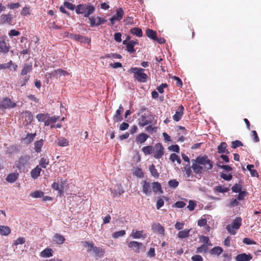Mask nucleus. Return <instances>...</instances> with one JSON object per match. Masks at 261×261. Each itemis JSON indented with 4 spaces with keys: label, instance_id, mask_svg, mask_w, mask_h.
Returning a JSON list of instances; mask_svg holds the SVG:
<instances>
[{
    "label": "nucleus",
    "instance_id": "nucleus-1",
    "mask_svg": "<svg viewBox=\"0 0 261 261\" xmlns=\"http://www.w3.org/2000/svg\"><path fill=\"white\" fill-rule=\"evenodd\" d=\"M192 168L196 174H201L203 172H208L213 167V162L207 155L198 156L195 160H192Z\"/></svg>",
    "mask_w": 261,
    "mask_h": 261
},
{
    "label": "nucleus",
    "instance_id": "nucleus-2",
    "mask_svg": "<svg viewBox=\"0 0 261 261\" xmlns=\"http://www.w3.org/2000/svg\"><path fill=\"white\" fill-rule=\"evenodd\" d=\"M94 6L90 4H79L75 8V12L77 14H83L84 17H88L95 11Z\"/></svg>",
    "mask_w": 261,
    "mask_h": 261
},
{
    "label": "nucleus",
    "instance_id": "nucleus-3",
    "mask_svg": "<svg viewBox=\"0 0 261 261\" xmlns=\"http://www.w3.org/2000/svg\"><path fill=\"white\" fill-rule=\"evenodd\" d=\"M145 69L141 68L132 67L128 71L134 73V78L139 82L145 83L148 75L144 73Z\"/></svg>",
    "mask_w": 261,
    "mask_h": 261
},
{
    "label": "nucleus",
    "instance_id": "nucleus-4",
    "mask_svg": "<svg viewBox=\"0 0 261 261\" xmlns=\"http://www.w3.org/2000/svg\"><path fill=\"white\" fill-rule=\"evenodd\" d=\"M241 225L242 218L240 217H237L231 224L226 226V229L230 234L234 235L237 233V230L240 228Z\"/></svg>",
    "mask_w": 261,
    "mask_h": 261
},
{
    "label": "nucleus",
    "instance_id": "nucleus-5",
    "mask_svg": "<svg viewBox=\"0 0 261 261\" xmlns=\"http://www.w3.org/2000/svg\"><path fill=\"white\" fill-rule=\"evenodd\" d=\"M30 159V156L29 155L21 156L16 163V167L17 169L20 171H25L27 167L29 165Z\"/></svg>",
    "mask_w": 261,
    "mask_h": 261
},
{
    "label": "nucleus",
    "instance_id": "nucleus-6",
    "mask_svg": "<svg viewBox=\"0 0 261 261\" xmlns=\"http://www.w3.org/2000/svg\"><path fill=\"white\" fill-rule=\"evenodd\" d=\"M16 107V103L12 101L10 98L6 97L0 101V110L4 111L7 109H12Z\"/></svg>",
    "mask_w": 261,
    "mask_h": 261
},
{
    "label": "nucleus",
    "instance_id": "nucleus-7",
    "mask_svg": "<svg viewBox=\"0 0 261 261\" xmlns=\"http://www.w3.org/2000/svg\"><path fill=\"white\" fill-rule=\"evenodd\" d=\"M153 117L151 115H147L146 114L142 115L138 119V124L140 126L144 127L152 122Z\"/></svg>",
    "mask_w": 261,
    "mask_h": 261
},
{
    "label": "nucleus",
    "instance_id": "nucleus-8",
    "mask_svg": "<svg viewBox=\"0 0 261 261\" xmlns=\"http://www.w3.org/2000/svg\"><path fill=\"white\" fill-rule=\"evenodd\" d=\"M154 148V155L155 159H159L162 158L164 154V147L161 143H158L156 144Z\"/></svg>",
    "mask_w": 261,
    "mask_h": 261
},
{
    "label": "nucleus",
    "instance_id": "nucleus-9",
    "mask_svg": "<svg viewBox=\"0 0 261 261\" xmlns=\"http://www.w3.org/2000/svg\"><path fill=\"white\" fill-rule=\"evenodd\" d=\"M124 15V11L122 8H119L116 10V13L110 19L111 24L113 25L115 23L116 21H119L121 20Z\"/></svg>",
    "mask_w": 261,
    "mask_h": 261
},
{
    "label": "nucleus",
    "instance_id": "nucleus-10",
    "mask_svg": "<svg viewBox=\"0 0 261 261\" xmlns=\"http://www.w3.org/2000/svg\"><path fill=\"white\" fill-rule=\"evenodd\" d=\"M13 17L10 14H3L0 16V24H12Z\"/></svg>",
    "mask_w": 261,
    "mask_h": 261
},
{
    "label": "nucleus",
    "instance_id": "nucleus-11",
    "mask_svg": "<svg viewBox=\"0 0 261 261\" xmlns=\"http://www.w3.org/2000/svg\"><path fill=\"white\" fill-rule=\"evenodd\" d=\"M124 111L123 107L120 105L118 109L116 110L115 115L113 117V120L114 122L121 121L123 120L122 114Z\"/></svg>",
    "mask_w": 261,
    "mask_h": 261
},
{
    "label": "nucleus",
    "instance_id": "nucleus-12",
    "mask_svg": "<svg viewBox=\"0 0 261 261\" xmlns=\"http://www.w3.org/2000/svg\"><path fill=\"white\" fill-rule=\"evenodd\" d=\"M151 229L155 233H158L162 236L165 235L164 227L162 226L159 223H154L152 225Z\"/></svg>",
    "mask_w": 261,
    "mask_h": 261
},
{
    "label": "nucleus",
    "instance_id": "nucleus-13",
    "mask_svg": "<svg viewBox=\"0 0 261 261\" xmlns=\"http://www.w3.org/2000/svg\"><path fill=\"white\" fill-rule=\"evenodd\" d=\"M142 185L143 193L147 195H150L152 192L151 184L146 180H144L142 182Z\"/></svg>",
    "mask_w": 261,
    "mask_h": 261
},
{
    "label": "nucleus",
    "instance_id": "nucleus-14",
    "mask_svg": "<svg viewBox=\"0 0 261 261\" xmlns=\"http://www.w3.org/2000/svg\"><path fill=\"white\" fill-rule=\"evenodd\" d=\"M184 108L183 106L180 105L176 110L175 115L173 116V119L176 122L179 121L184 115Z\"/></svg>",
    "mask_w": 261,
    "mask_h": 261
},
{
    "label": "nucleus",
    "instance_id": "nucleus-15",
    "mask_svg": "<svg viewBox=\"0 0 261 261\" xmlns=\"http://www.w3.org/2000/svg\"><path fill=\"white\" fill-rule=\"evenodd\" d=\"M10 48V45H7L4 39H0V53L7 54L9 51Z\"/></svg>",
    "mask_w": 261,
    "mask_h": 261
},
{
    "label": "nucleus",
    "instance_id": "nucleus-16",
    "mask_svg": "<svg viewBox=\"0 0 261 261\" xmlns=\"http://www.w3.org/2000/svg\"><path fill=\"white\" fill-rule=\"evenodd\" d=\"M252 257L250 254L245 253L238 254L235 257L236 261H250Z\"/></svg>",
    "mask_w": 261,
    "mask_h": 261
},
{
    "label": "nucleus",
    "instance_id": "nucleus-17",
    "mask_svg": "<svg viewBox=\"0 0 261 261\" xmlns=\"http://www.w3.org/2000/svg\"><path fill=\"white\" fill-rule=\"evenodd\" d=\"M149 136L145 133H142L139 134L136 138V142L138 144H142L144 143Z\"/></svg>",
    "mask_w": 261,
    "mask_h": 261
},
{
    "label": "nucleus",
    "instance_id": "nucleus-18",
    "mask_svg": "<svg viewBox=\"0 0 261 261\" xmlns=\"http://www.w3.org/2000/svg\"><path fill=\"white\" fill-rule=\"evenodd\" d=\"M142 245L141 243L137 241H131L129 243L128 246L129 248H133L135 252H138Z\"/></svg>",
    "mask_w": 261,
    "mask_h": 261
},
{
    "label": "nucleus",
    "instance_id": "nucleus-19",
    "mask_svg": "<svg viewBox=\"0 0 261 261\" xmlns=\"http://www.w3.org/2000/svg\"><path fill=\"white\" fill-rule=\"evenodd\" d=\"M227 145L225 142H222L218 146V152L219 153H229V151L227 149Z\"/></svg>",
    "mask_w": 261,
    "mask_h": 261
},
{
    "label": "nucleus",
    "instance_id": "nucleus-20",
    "mask_svg": "<svg viewBox=\"0 0 261 261\" xmlns=\"http://www.w3.org/2000/svg\"><path fill=\"white\" fill-rule=\"evenodd\" d=\"M33 69L32 65L31 64L25 63L24 64L23 69L21 71V75H25L27 73L30 72Z\"/></svg>",
    "mask_w": 261,
    "mask_h": 261
},
{
    "label": "nucleus",
    "instance_id": "nucleus-21",
    "mask_svg": "<svg viewBox=\"0 0 261 261\" xmlns=\"http://www.w3.org/2000/svg\"><path fill=\"white\" fill-rule=\"evenodd\" d=\"M130 236L134 239L145 238L146 237V235H143V230L139 231L134 229H133Z\"/></svg>",
    "mask_w": 261,
    "mask_h": 261
},
{
    "label": "nucleus",
    "instance_id": "nucleus-22",
    "mask_svg": "<svg viewBox=\"0 0 261 261\" xmlns=\"http://www.w3.org/2000/svg\"><path fill=\"white\" fill-rule=\"evenodd\" d=\"M41 169L39 166H37L31 172V177L34 179L37 178L40 175Z\"/></svg>",
    "mask_w": 261,
    "mask_h": 261
},
{
    "label": "nucleus",
    "instance_id": "nucleus-23",
    "mask_svg": "<svg viewBox=\"0 0 261 261\" xmlns=\"http://www.w3.org/2000/svg\"><path fill=\"white\" fill-rule=\"evenodd\" d=\"M190 230L191 229H185L184 230L179 231L177 234L178 238L180 239H183L188 238L189 236Z\"/></svg>",
    "mask_w": 261,
    "mask_h": 261
},
{
    "label": "nucleus",
    "instance_id": "nucleus-24",
    "mask_svg": "<svg viewBox=\"0 0 261 261\" xmlns=\"http://www.w3.org/2000/svg\"><path fill=\"white\" fill-rule=\"evenodd\" d=\"M59 118V116H54L52 117H48L46 120L44 122V125L48 126L50 124H53L55 123Z\"/></svg>",
    "mask_w": 261,
    "mask_h": 261
},
{
    "label": "nucleus",
    "instance_id": "nucleus-25",
    "mask_svg": "<svg viewBox=\"0 0 261 261\" xmlns=\"http://www.w3.org/2000/svg\"><path fill=\"white\" fill-rule=\"evenodd\" d=\"M111 195L113 197L115 198L116 197L120 196L122 193H124V190L121 186V185H119L118 186V191H117L116 190H111Z\"/></svg>",
    "mask_w": 261,
    "mask_h": 261
},
{
    "label": "nucleus",
    "instance_id": "nucleus-26",
    "mask_svg": "<svg viewBox=\"0 0 261 261\" xmlns=\"http://www.w3.org/2000/svg\"><path fill=\"white\" fill-rule=\"evenodd\" d=\"M44 141L43 139H40V140L36 141L34 143V149L36 152L39 153L41 151V148L43 145Z\"/></svg>",
    "mask_w": 261,
    "mask_h": 261
},
{
    "label": "nucleus",
    "instance_id": "nucleus-27",
    "mask_svg": "<svg viewBox=\"0 0 261 261\" xmlns=\"http://www.w3.org/2000/svg\"><path fill=\"white\" fill-rule=\"evenodd\" d=\"M151 188L152 190L154 193H157L158 192H160L161 193L163 192L162 190V187L160 183L159 182H153L151 183Z\"/></svg>",
    "mask_w": 261,
    "mask_h": 261
},
{
    "label": "nucleus",
    "instance_id": "nucleus-28",
    "mask_svg": "<svg viewBox=\"0 0 261 261\" xmlns=\"http://www.w3.org/2000/svg\"><path fill=\"white\" fill-rule=\"evenodd\" d=\"M54 241L58 244H62L65 241L64 237L60 234L56 233L54 237Z\"/></svg>",
    "mask_w": 261,
    "mask_h": 261
},
{
    "label": "nucleus",
    "instance_id": "nucleus-29",
    "mask_svg": "<svg viewBox=\"0 0 261 261\" xmlns=\"http://www.w3.org/2000/svg\"><path fill=\"white\" fill-rule=\"evenodd\" d=\"M19 174L16 173L9 174L6 178V180L9 182H14L18 178Z\"/></svg>",
    "mask_w": 261,
    "mask_h": 261
},
{
    "label": "nucleus",
    "instance_id": "nucleus-30",
    "mask_svg": "<svg viewBox=\"0 0 261 261\" xmlns=\"http://www.w3.org/2000/svg\"><path fill=\"white\" fill-rule=\"evenodd\" d=\"M11 232V229L6 226L0 225V234L3 236H8Z\"/></svg>",
    "mask_w": 261,
    "mask_h": 261
},
{
    "label": "nucleus",
    "instance_id": "nucleus-31",
    "mask_svg": "<svg viewBox=\"0 0 261 261\" xmlns=\"http://www.w3.org/2000/svg\"><path fill=\"white\" fill-rule=\"evenodd\" d=\"M130 32L132 34L138 37H141L143 35L142 31L139 28H134L130 30Z\"/></svg>",
    "mask_w": 261,
    "mask_h": 261
},
{
    "label": "nucleus",
    "instance_id": "nucleus-32",
    "mask_svg": "<svg viewBox=\"0 0 261 261\" xmlns=\"http://www.w3.org/2000/svg\"><path fill=\"white\" fill-rule=\"evenodd\" d=\"M146 34L148 37L153 40L156 39V33L155 31L147 29L146 31Z\"/></svg>",
    "mask_w": 261,
    "mask_h": 261
},
{
    "label": "nucleus",
    "instance_id": "nucleus-33",
    "mask_svg": "<svg viewBox=\"0 0 261 261\" xmlns=\"http://www.w3.org/2000/svg\"><path fill=\"white\" fill-rule=\"evenodd\" d=\"M154 148L152 146L148 145L143 147L142 149V152L145 155H149L153 152Z\"/></svg>",
    "mask_w": 261,
    "mask_h": 261
},
{
    "label": "nucleus",
    "instance_id": "nucleus-34",
    "mask_svg": "<svg viewBox=\"0 0 261 261\" xmlns=\"http://www.w3.org/2000/svg\"><path fill=\"white\" fill-rule=\"evenodd\" d=\"M149 171L151 173V174L152 176H153L155 178H159L160 174L158 172L157 170L155 168V166L153 164H152L149 166Z\"/></svg>",
    "mask_w": 261,
    "mask_h": 261
},
{
    "label": "nucleus",
    "instance_id": "nucleus-35",
    "mask_svg": "<svg viewBox=\"0 0 261 261\" xmlns=\"http://www.w3.org/2000/svg\"><path fill=\"white\" fill-rule=\"evenodd\" d=\"M253 168L254 165L252 164H249L247 166V168L250 171L251 176L257 177L258 176V172L255 169H254Z\"/></svg>",
    "mask_w": 261,
    "mask_h": 261
},
{
    "label": "nucleus",
    "instance_id": "nucleus-36",
    "mask_svg": "<svg viewBox=\"0 0 261 261\" xmlns=\"http://www.w3.org/2000/svg\"><path fill=\"white\" fill-rule=\"evenodd\" d=\"M223 252V249L220 247H215L213 248L211 251L210 253L212 255H219Z\"/></svg>",
    "mask_w": 261,
    "mask_h": 261
},
{
    "label": "nucleus",
    "instance_id": "nucleus-37",
    "mask_svg": "<svg viewBox=\"0 0 261 261\" xmlns=\"http://www.w3.org/2000/svg\"><path fill=\"white\" fill-rule=\"evenodd\" d=\"M46 76H47L49 78L54 77L56 79L60 78V72H58V69L55 70L50 73H47Z\"/></svg>",
    "mask_w": 261,
    "mask_h": 261
},
{
    "label": "nucleus",
    "instance_id": "nucleus-38",
    "mask_svg": "<svg viewBox=\"0 0 261 261\" xmlns=\"http://www.w3.org/2000/svg\"><path fill=\"white\" fill-rule=\"evenodd\" d=\"M53 255L51 249L46 248L41 252V256L43 257H49Z\"/></svg>",
    "mask_w": 261,
    "mask_h": 261
},
{
    "label": "nucleus",
    "instance_id": "nucleus-39",
    "mask_svg": "<svg viewBox=\"0 0 261 261\" xmlns=\"http://www.w3.org/2000/svg\"><path fill=\"white\" fill-rule=\"evenodd\" d=\"M214 191L219 193H226L229 191V189L227 187H224L222 186H218L214 188Z\"/></svg>",
    "mask_w": 261,
    "mask_h": 261
},
{
    "label": "nucleus",
    "instance_id": "nucleus-40",
    "mask_svg": "<svg viewBox=\"0 0 261 261\" xmlns=\"http://www.w3.org/2000/svg\"><path fill=\"white\" fill-rule=\"evenodd\" d=\"M56 142L59 146L65 147L69 145V141L64 138L58 139Z\"/></svg>",
    "mask_w": 261,
    "mask_h": 261
},
{
    "label": "nucleus",
    "instance_id": "nucleus-41",
    "mask_svg": "<svg viewBox=\"0 0 261 261\" xmlns=\"http://www.w3.org/2000/svg\"><path fill=\"white\" fill-rule=\"evenodd\" d=\"M92 250H93L95 254L98 256H101L105 253V251L102 249L97 247L93 246Z\"/></svg>",
    "mask_w": 261,
    "mask_h": 261
},
{
    "label": "nucleus",
    "instance_id": "nucleus-42",
    "mask_svg": "<svg viewBox=\"0 0 261 261\" xmlns=\"http://www.w3.org/2000/svg\"><path fill=\"white\" fill-rule=\"evenodd\" d=\"M49 163V160L47 158H42L39 161V166L43 168H46Z\"/></svg>",
    "mask_w": 261,
    "mask_h": 261
},
{
    "label": "nucleus",
    "instance_id": "nucleus-43",
    "mask_svg": "<svg viewBox=\"0 0 261 261\" xmlns=\"http://www.w3.org/2000/svg\"><path fill=\"white\" fill-rule=\"evenodd\" d=\"M126 232L124 230H121L120 231H116L113 233L112 237L114 239H117L119 237H122L125 234Z\"/></svg>",
    "mask_w": 261,
    "mask_h": 261
},
{
    "label": "nucleus",
    "instance_id": "nucleus-44",
    "mask_svg": "<svg viewBox=\"0 0 261 261\" xmlns=\"http://www.w3.org/2000/svg\"><path fill=\"white\" fill-rule=\"evenodd\" d=\"M48 114L40 113L37 115L36 118L39 122H43L45 121L47 118Z\"/></svg>",
    "mask_w": 261,
    "mask_h": 261
},
{
    "label": "nucleus",
    "instance_id": "nucleus-45",
    "mask_svg": "<svg viewBox=\"0 0 261 261\" xmlns=\"http://www.w3.org/2000/svg\"><path fill=\"white\" fill-rule=\"evenodd\" d=\"M170 160L172 162H174L175 161L178 163H181V160L178 155L175 153H172L170 156Z\"/></svg>",
    "mask_w": 261,
    "mask_h": 261
},
{
    "label": "nucleus",
    "instance_id": "nucleus-46",
    "mask_svg": "<svg viewBox=\"0 0 261 261\" xmlns=\"http://www.w3.org/2000/svg\"><path fill=\"white\" fill-rule=\"evenodd\" d=\"M200 241L202 242L204 244L203 245H206L207 246L211 245L208 237L206 236H202L200 237Z\"/></svg>",
    "mask_w": 261,
    "mask_h": 261
},
{
    "label": "nucleus",
    "instance_id": "nucleus-47",
    "mask_svg": "<svg viewBox=\"0 0 261 261\" xmlns=\"http://www.w3.org/2000/svg\"><path fill=\"white\" fill-rule=\"evenodd\" d=\"M44 193L40 191H36L30 194V196L34 198H41L43 196Z\"/></svg>",
    "mask_w": 261,
    "mask_h": 261
},
{
    "label": "nucleus",
    "instance_id": "nucleus-48",
    "mask_svg": "<svg viewBox=\"0 0 261 261\" xmlns=\"http://www.w3.org/2000/svg\"><path fill=\"white\" fill-rule=\"evenodd\" d=\"M242 186L239 184H234L231 188V190L233 192L239 193L242 191Z\"/></svg>",
    "mask_w": 261,
    "mask_h": 261
},
{
    "label": "nucleus",
    "instance_id": "nucleus-49",
    "mask_svg": "<svg viewBox=\"0 0 261 261\" xmlns=\"http://www.w3.org/2000/svg\"><path fill=\"white\" fill-rule=\"evenodd\" d=\"M247 195L248 193L246 191H240L237 196V199L240 201L243 200Z\"/></svg>",
    "mask_w": 261,
    "mask_h": 261
},
{
    "label": "nucleus",
    "instance_id": "nucleus-50",
    "mask_svg": "<svg viewBox=\"0 0 261 261\" xmlns=\"http://www.w3.org/2000/svg\"><path fill=\"white\" fill-rule=\"evenodd\" d=\"M121 56L118 54H108L105 55V58L121 59Z\"/></svg>",
    "mask_w": 261,
    "mask_h": 261
},
{
    "label": "nucleus",
    "instance_id": "nucleus-51",
    "mask_svg": "<svg viewBox=\"0 0 261 261\" xmlns=\"http://www.w3.org/2000/svg\"><path fill=\"white\" fill-rule=\"evenodd\" d=\"M243 146V144L241 141L239 140H236L234 141H232L231 144V147L232 148H237V147H239L240 146Z\"/></svg>",
    "mask_w": 261,
    "mask_h": 261
},
{
    "label": "nucleus",
    "instance_id": "nucleus-52",
    "mask_svg": "<svg viewBox=\"0 0 261 261\" xmlns=\"http://www.w3.org/2000/svg\"><path fill=\"white\" fill-rule=\"evenodd\" d=\"M208 249L207 246L206 245H202L201 246L198 247L196 250L197 253L206 252Z\"/></svg>",
    "mask_w": 261,
    "mask_h": 261
},
{
    "label": "nucleus",
    "instance_id": "nucleus-53",
    "mask_svg": "<svg viewBox=\"0 0 261 261\" xmlns=\"http://www.w3.org/2000/svg\"><path fill=\"white\" fill-rule=\"evenodd\" d=\"M83 245L85 247L88 248L87 251H91L93 248L94 244L87 241H84L83 242Z\"/></svg>",
    "mask_w": 261,
    "mask_h": 261
},
{
    "label": "nucleus",
    "instance_id": "nucleus-54",
    "mask_svg": "<svg viewBox=\"0 0 261 261\" xmlns=\"http://www.w3.org/2000/svg\"><path fill=\"white\" fill-rule=\"evenodd\" d=\"M20 14L23 16H28L30 14V8L28 7H23L21 10Z\"/></svg>",
    "mask_w": 261,
    "mask_h": 261
},
{
    "label": "nucleus",
    "instance_id": "nucleus-55",
    "mask_svg": "<svg viewBox=\"0 0 261 261\" xmlns=\"http://www.w3.org/2000/svg\"><path fill=\"white\" fill-rule=\"evenodd\" d=\"M179 185V182L176 179L170 180L168 182V185L172 188H176Z\"/></svg>",
    "mask_w": 261,
    "mask_h": 261
},
{
    "label": "nucleus",
    "instance_id": "nucleus-56",
    "mask_svg": "<svg viewBox=\"0 0 261 261\" xmlns=\"http://www.w3.org/2000/svg\"><path fill=\"white\" fill-rule=\"evenodd\" d=\"M79 42L81 43L90 44L91 42V39L87 37L81 35L80 37Z\"/></svg>",
    "mask_w": 261,
    "mask_h": 261
},
{
    "label": "nucleus",
    "instance_id": "nucleus-57",
    "mask_svg": "<svg viewBox=\"0 0 261 261\" xmlns=\"http://www.w3.org/2000/svg\"><path fill=\"white\" fill-rule=\"evenodd\" d=\"M36 135V133H34V134H32V133H31V134H28L27 135V137L24 138L25 140H27V141L28 142V143H31L32 141H33V140L34 139L35 136Z\"/></svg>",
    "mask_w": 261,
    "mask_h": 261
},
{
    "label": "nucleus",
    "instance_id": "nucleus-58",
    "mask_svg": "<svg viewBox=\"0 0 261 261\" xmlns=\"http://www.w3.org/2000/svg\"><path fill=\"white\" fill-rule=\"evenodd\" d=\"M220 177L223 179L227 181L230 180L232 178V176L230 174H227L223 173L220 174Z\"/></svg>",
    "mask_w": 261,
    "mask_h": 261
},
{
    "label": "nucleus",
    "instance_id": "nucleus-59",
    "mask_svg": "<svg viewBox=\"0 0 261 261\" xmlns=\"http://www.w3.org/2000/svg\"><path fill=\"white\" fill-rule=\"evenodd\" d=\"M196 206V203L195 201L193 200H189V205L187 206V208L189 210L192 211H193Z\"/></svg>",
    "mask_w": 261,
    "mask_h": 261
},
{
    "label": "nucleus",
    "instance_id": "nucleus-60",
    "mask_svg": "<svg viewBox=\"0 0 261 261\" xmlns=\"http://www.w3.org/2000/svg\"><path fill=\"white\" fill-rule=\"evenodd\" d=\"M238 199L235 198H232L230 200V203L229 206L230 207L237 206L239 204V202L238 201Z\"/></svg>",
    "mask_w": 261,
    "mask_h": 261
},
{
    "label": "nucleus",
    "instance_id": "nucleus-61",
    "mask_svg": "<svg viewBox=\"0 0 261 261\" xmlns=\"http://www.w3.org/2000/svg\"><path fill=\"white\" fill-rule=\"evenodd\" d=\"M25 238L23 237H19L17 238L15 242L14 243V245L17 246L19 244H23L25 243Z\"/></svg>",
    "mask_w": 261,
    "mask_h": 261
},
{
    "label": "nucleus",
    "instance_id": "nucleus-62",
    "mask_svg": "<svg viewBox=\"0 0 261 261\" xmlns=\"http://www.w3.org/2000/svg\"><path fill=\"white\" fill-rule=\"evenodd\" d=\"M64 5L66 8L71 10H73L76 8L74 5L68 2H65L64 3Z\"/></svg>",
    "mask_w": 261,
    "mask_h": 261
},
{
    "label": "nucleus",
    "instance_id": "nucleus-63",
    "mask_svg": "<svg viewBox=\"0 0 261 261\" xmlns=\"http://www.w3.org/2000/svg\"><path fill=\"white\" fill-rule=\"evenodd\" d=\"M126 50L130 53H134L135 51L134 49V44H130L128 42V44L126 46Z\"/></svg>",
    "mask_w": 261,
    "mask_h": 261
},
{
    "label": "nucleus",
    "instance_id": "nucleus-64",
    "mask_svg": "<svg viewBox=\"0 0 261 261\" xmlns=\"http://www.w3.org/2000/svg\"><path fill=\"white\" fill-rule=\"evenodd\" d=\"M174 206L177 208H182L186 205L185 202L182 201H177L174 204Z\"/></svg>",
    "mask_w": 261,
    "mask_h": 261
}]
</instances>
